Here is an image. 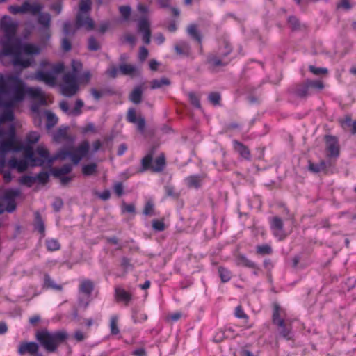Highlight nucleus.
<instances>
[{"instance_id":"c03bdc74","label":"nucleus","mask_w":356,"mask_h":356,"mask_svg":"<svg viewBox=\"0 0 356 356\" xmlns=\"http://www.w3.org/2000/svg\"><path fill=\"white\" fill-rule=\"evenodd\" d=\"M154 205L153 202L151 200H148L144 207L143 213L145 216H152L154 212Z\"/></svg>"},{"instance_id":"0eeeda50","label":"nucleus","mask_w":356,"mask_h":356,"mask_svg":"<svg viewBox=\"0 0 356 356\" xmlns=\"http://www.w3.org/2000/svg\"><path fill=\"white\" fill-rule=\"evenodd\" d=\"M90 9V0L82 1L81 2L76 20V25L77 28L82 27L88 31H90L94 29L93 20L88 15V13Z\"/></svg>"},{"instance_id":"e433bc0d","label":"nucleus","mask_w":356,"mask_h":356,"mask_svg":"<svg viewBox=\"0 0 356 356\" xmlns=\"http://www.w3.org/2000/svg\"><path fill=\"white\" fill-rule=\"evenodd\" d=\"M118 318L117 316H112L110 319V329L112 334L116 335L120 332L118 327Z\"/></svg>"},{"instance_id":"1a4fd4ad","label":"nucleus","mask_w":356,"mask_h":356,"mask_svg":"<svg viewBox=\"0 0 356 356\" xmlns=\"http://www.w3.org/2000/svg\"><path fill=\"white\" fill-rule=\"evenodd\" d=\"M280 316V308L278 306H275L273 315V322L277 325L279 333L282 337L287 340L291 339L293 337L291 328L285 323L284 321Z\"/></svg>"},{"instance_id":"a211bd4d","label":"nucleus","mask_w":356,"mask_h":356,"mask_svg":"<svg viewBox=\"0 0 356 356\" xmlns=\"http://www.w3.org/2000/svg\"><path fill=\"white\" fill-rule=\"evenodd\" d=\"M236 336L235 330L232 327H226L224 330L220 331L215 336L216 341H221L224 338H234Z\"/></svg>"},{"instance_id":"f257e3e1","label":"nucleus","mask_w":356,"mask_h":356,"mask_svg":"<svg viewBox=\"0 0 356 356\" xmlns=\"http://www.w3.org/2000/svg\"><path fill=\"white\" fill-rule=\"evenodd\" d=\"M9 152H23L24 156L30 161L31 166H42L46 162L51 163L56 159L65 160L67 159H70L74 165H77L88 154L89 143L85 140L76 147L64 148L53 157H50L49 151L44 146L40 145L35 150L40 158H36L31 146L23 145L17 140L15 128L11 125L8 131V138L0 143V165H4L6 155Z\"/></svg>"},{"instance_id":"69168bd1","label":"nucleus","mask_w":356,"mask_h":356,"mask_svg":"<svg viewBox=\"0 0 356 356\" xmlns=\"http://www.w3.org/2000/svg\"><path fill=\"white\" fill-rule=\"evenodd\" d=\"M113 189L115 193L118 195V196H121L123 193V186L122 183L118 182L115 184L113 186Z\"/></svg>"},{"instance_id":"49530a36","label":"nucleus","mask_w":356,"mask_h":356,"mask_svg":"<svg viewBox=\"0 0 356 356\" xmlns=\"http://www.w3.org/2000/svg\"><path fill=\"white\" fill-rule=\"evenodd\" d=\"M83 106V102L81 99H77L76 101L74 108L69 112L70 114H72L74 115H78L81 114V108Z\"/></svg>"},{"instance_id":"473e14b6","label":"nucleus","mask_w":356,"mask_h":356,"mask_svg":"<svg viewBox=\"0 0 356 356\" xmlns=\"http://www.w3.org/2000/svg\"><path fill=\"white\" fill-rule=\"evenodd\" d=\"M97 165L94 163L84 165L82 167V172L86 176L95 175L97 172Z\"/></svg>"},{"instance_id":"79ce46f5","label":"nucleus","mask_w":356,"mask_h":356,"mask_svg":"<svg viewBox=\"0 0 356 356\" xmlns=\"http://www.w3.org/2000/svg\"><path fill=\"white\" fill-rule=\"evenodd\" d=\"M67 127H61L60 128L54 136V138L56 141H59L63 138H65L67 136Z\"/></svg>"},{"instance_id":"864d4df0","label":"nucleus","mask_w":356,"mask_h":356,"mask_svg":"<svg viewBox=\"0 0 356 356\" xmlns=\"http://www.w3.org/2000/svg\"><path fill=\"white\" fill-rule=\"evenodd\" d=\"M35 181V178L31 176H24L21 179V183L28 186H31Z\"/></svg>"},{"instance_id":"f03ea898","label":"nucleus","mask_w":356,"mask_h":356,"mask_svg":"<svg viewBox=\"0 0 356 356\" xmlns=\"http://www.w3.org/2000/svg\"><path fill=\"white\" fill-rule=\"evenodd\" d=\"M17 26L18 24L6 15L0 21V31L3 34L0 38V60L3 62V56H10L13 57L14 66L26 68L34 62L33 56L39 54L41 49L31 43L21 44L15 36ZM6 82V76L0 73V92L2 93L5 92Z\"/></svg>"},{"instance_id":"a19ab883","label":"nucleus","mask_w":356,"mask_h":356,"mask_svg":"<svg viewBox=\"0 0 356 356\" xmlns=\"http://www.w3.org/2000/svg\"><path fill=\"white\" fill-rule=\"evenodd\" d=\"M35 229L38 230L41 234H44V225L42 220L41 216L38 213H35Z\"/></svg>"},{"instance_id":"0e129e2a","label":"nucleus","mask_w":356,"mask_h":356,"mask_svg":"<svg viewBox=\"0 0 356 356\" xmlns=\"http://www.w3.org/2000/svg\"><path fill=\"white\" fill-rule=\"evenodd\" d=\"M338 8H343L345 10H348L351 8L350 3L349 0H341L338 4H337Z\"/></svg>"},{"instance_id":"7c9ffc66","label":"nucleus","mask_w":356,"mask_h":356,"mask_svg":"<svg viewBox=\"0 0 356 356\" xmlns=\"http://www.w3.org/2000/svg\"><path fill=\"white\" fill-rule=\"evenodd\" d=\"M45 114L47 117V127L51 129L57 124L58 118L54 113L49 111H46Z\"/></svg>"},{"instance_id":"680f3d73","label":"nucleus","mask_w":356,"mask_h":356,"mask_svg":"<svg viewBox=\"0 0 356 356\" xmlns=\"http://www.w3.org/2000/svg\"><path fill=\"white\" fill-rule=\"evenodd\" d=\"M122 212L134 213L135 207L132 204H127L126 203H123L122 205Z\"/></svg>"},{"instance_id":"4468645a","label":"nucleus","mask_w":356,"mask_h":356,"mask_svg":"<svg viewBox=\"0 0 356 356\" xmlns=\"http://www.w3.org/2000/svg\"><path fill=\"white\" fill-rule=\"evenodd\" d=\"M39 346L35 342H23L18 348L19 355L30 354L35 355L38 352Z\"/></svg>"},{"instance_id":"423d86ee","label":"nucleus","mask_w":356,"mask_h":356,"mask_svg":"<svg viewBox=\"0 0 356 356\" xmlns=\"http://www.w3.org/2000/svg\"><path fill=\"white\" fill-rule=\"evenodd\" d=\"M67 337V334L65 331L49 332L47 330H42L36 334L37 340L48 352H54Z\"/></svg>"},{"instance_id":"4c0bfd02","label":"nucleus","mask_w":356,"mask_h":356,"mask_svg":"<svg viewBox=\"0 0 356 356\" xmlns=\"http://www.w3.org/2000/svg\"><path fill=\"white\" fill-rule=\"evenodd\" d=\"M218 273H219L220 277L222 282H228L232 277L231 272L225 268L219 267Z\"/></svg>"},{"instance_id":"603ef678","label":"nucleus","mask_w":356,"mask_h":356,"mask_svg":"<svg viewBox=\"0 0 356 356\" xmlns=\"http://www.w3.org/2000/svg\"><path fill=\"white\" fill-rule=\"evenodd\" d=\"M35 178V181L38 180L41 184H45L49 179V175L46 172L39 173Z\"/></svg>"},{"instance_id":"dca6fc26","label":"nucleus","mask_w":356,"mask_h":356,"mask_svg":"<svg viewBox=\"0 0 356 356\" xmlns=\"http://www.w3.org/2000/svg\"><path fill=\"white\" fill-rule=\"evenodd\" d=\"M138 31L143 33V42L148 44L150 42L151 33L149 23L146 19H142L138 22Z\"/></svg>"},{"instance_id":"4be33fe9","label":"nucleus","mask_w":356,"mask_h":356,"mask_svg":"<svg viewBox=\"0 0 356 356\" xmlns=\"http://www.w3.org/2000/svg\"><path fill=\"white\" fill-rule=\"evenodd\" d=\"M25 5H27L26 7V13H29L32 15H39L43 8L42 5L39 3H33V4H30L29 2H25Z\"/></svg>"},{"instance_id":"cd10ccee","label":"nucleus","mask_w":356,"mask_h":356,"mask_svg":"<svg viewBox=\"0 0 356 356\" xmlns=\"http://www.w3.org/2000/svg\"><path fill=\"white\" fill-rule=\"evenodd\" d=\"M236 262H237V264L239 266H245V267L252 268L254 270L257 269V266L256 264L254 262L249 260L244 256H239L237 258Z\"/></svg>"},{"instance_id":"2f4dec72","label":"nucleus","mask_w":356,"mask_h":356,"mask_svg":"<svg viewBox=\"0 0 356 356\" xmlns=\"http://www.w3.org/2000/svg\"><path fill=\"white\" fill-rule=\"evenodd\" d=\"M38 23L42 26V27H49L51 23V16L49 13H42L38 15Z\"/></svg>"},{"instance_id":"4d7b16f0","label":"nucleus","mask_w":356,"mask_h":356,"mask_svg":"<svg viewBox=\"0 0 356 356\" xmlns=\"http://www.w3.org/2000/svg\"><path fill=\"white\" fill-rule=\"evenodd\" d=\"M188 97L191 103L196 108H200V104L198 97L194 93H189Z\"/></svg>"},{"instance_id":"ddd939ff","label":"nucleus","mask_w":356,"mask_h":356,"mask_svg":"<svg viewBox=\"0 0 356 356\" xmlns=\"http://www.w3.org/2000/svg\"><path fill=\"white\" fill-rule=\"evenodd\" d=\"M270 228L273 235L278 238L279 240H282L285 238L286 234L283 230V222L281 218L278 217L273 218L270 221Z\"/></svg>"},{"instance_id":"e2e57ef3","label":"nucleus","mask_w":356,"mask_h":356,"mask_svg":"<svg viewBox=\"0 0 356 356\" xmlns=\"http://www.w3.org/2000/svg\"><path fill=\"white\" fill-rule=\"evenodd\" d=\"M127 120L132 123L136 122V114L134 109H129L127 113Z\"/></svg>"},{"instance_id":"9b49d317","label":"nucleus","mask_w":356,"mask_h":356,"mask_svg":"<svg viewBox=\"0 0 356 356\" xmlns=\"http://www.w3.org/2000/svg\"><path fill=\"white\" fill-rule=\"evenodd\" d=\"M232 51L229 44L224 42V48H220L218 55H210L208 58V62L213 66H222L228 63V61L225 60L224 58L229 55Z\"/></svg>"},{"instance_id":"c9c22d12","label":"nucleus","mask_w":356,"mask_h":356,"mask_svg":"<svg viewBox=\"0 0 356 356\" xmlns=\"http://www.w3.org/2000/svg\"><path fill=\"white\" fill-rule=\"evenodd\" d=\"M325 168L326 165L324 161H321L319 163H309V170L314 172H319L324 170Z\"/></svg>"},{"instance_id":"09e8293b","label":"nucleus","mask_w":356,"mask_h":356,"mask_svg":"<svg viewBox=\"0 0 356 356\" xmlns=\"http://www.w3.org/2000/svg\"><path fill=\"white\" fill-rule=\"evenodd\" d=\"M152 227L156 231H163L165 228V225L162 220H154L152 222Z\"/></svg>"},{"instance_id":"a18cd8bd","label":"nucleus","mask_w":356,"mask_h":356,"mask_svg":"<svg viewBox=\"0 0 356 356\" xmlns=\"http://www.w3.org/2000/svg\"><path fill=\"white\" fill-rule=\"evenodd\" d=\"M311 91L313 90H322L323 88V83L321 81H307Z\"/></svg>"},{"instance_id":"393cba45","label":"nucleus","mask_w":356,"mask_h":356,"mask_svg":"<svg viewBox=\"0 0 356 356\" xmlns=\"http://www.w3.org/2000/svg\"><path fill=\"white\" fill-rule=\"evenodd\" d=\"M296 93L298 96L301 97H304L309 95H311L312 91L309 88L307 81H306L305 83L302 85L298 86L296 89Z\"/></svg>"},{"instance_id":"6e6552de","label":"nucleus","mask_w":356,"mask_h":356,"mask_svg":"<svg viewBox=\"0 0 356 356\" xmlns=\"http://www.w3.org/2000/svg\"><path fill=\"white\" fill-rule=\"evenodd\" d=\"M19 189L7 190L3 197L0 200V213L4 211L12 212L15 209V199L20 196Z\"/></svg>"},{"instance_id":"6e6d98bb","label":"nucleus","mask_w":356,"mask_h":356,"mask_svg":"<svg viewBox=\"0 0 356 356\" xmlns=\"http://www.w3.org/2000/svg\"><path fill=\"white\" fill-rule=\"evenodd\" d=\"M120 13L122 15V16L124 18V19H127L131 12V8L129 6H124L120 7Z\"/></svg>"},{"instance_id":"bf43d9fd","label":"nucleus","mask_w":356,"mask_h":356,"mask_svg":"<svg viewBox=\"0 0 356 356\" xmlns=\"http://www.w3.org/2000/svg\"><path fill=\"white\" fill-rule=\"evenodd\" d=\"M88 48L92 51H96L99 49V44L94 38H90L89 39Z\"/></svg>"},{"instance_id":"72a5a7b5","label":"nucleus","mask_w":356,"mask_h":356,"mask_svg":"<svg viewBox=\"0 0 356 356\" xmlns=\"http://www.w3.org/2000/svg\"><path fill=\"white\" fill-rule=\"evenodd\" d=\"M46 246L49 251H56L60 248V245L56 239L50 238L46 241Z\"/></svg>"},{"instance_id":"39448f33","label":"nucleus","mask_w":356,"mask_h":356,"mask_svg":"<svg viewBox=\"0 0 356 356\" xmlns=\"http://www.w3.org/2000/svg\"><path fill=\"white\" fill-rule=\"evenodd\" d=\"M72 72L65 74L60 84L61 92L66 97L74 95L79 90L78 72L82 68V64L77 60L72 61Z\"/></svg>"},{"instance_id":"8fccbe9b","label":"nucleus","mask_w":356,"mask_h":356,"mask_svg":"<svg viewBox=\"0 0 356 356\" xmlns=\"http://www.w3.org/2000/svg\"><path fill=\"white\" fill-rule=\"evenodd\" d=\"M235 316L238 318H243V319H248V317L244 312L243 309H242L241 306H237L235 309L234 312Z\"/></svg>"},{"instance_id":"052dcab7","label":"nucleus","mask_w":356,"mask_h":356,"mask_svg":"<svg viewBox=\"0 0 356 356\" xmlns=\"http://www.w3.org/2000/svg\"><path fill=\"white\" fill-rule=\"evenodd\" d=\"M148 56V50L145 47H140L139 54H138V58L140 61H144Z\"/></svg>"},{"instance_id":"bb28decb","label":"nucleus","mask_w":356,"mask_h":356,"mask_svg":"<svg viewBox=\"0 0 356 356\" xmlns=\"http://www.w3.org/2000/svg\"><path fill=\"white\" fill-rule=\"evenodd\" d=\"M186 184L191 188H198L202 182V178L198 175L189 176L186 179Z\"/></svg>"},{"instance_id":"b1692460","label":"nucleus","mask_w":356,"mask_h":356,"mask_svg":"<svg viewBox=\"0 0 356 356\" xmlns=\"http://www.w3.org/2000/svg\"><path fill=\"white\" fill-rule=\"evenodd\" d=\"M234 149L241 154L242 157H243L245 159H250V151L242 143L237 141H234Z\"/></svg>"},{"instance_id":"58836bf2","label":"nucleus","mask_w":356,"mask_h":356,"mask_svg":"<svg viewBox=\"0 0 356 356\" xmlns=\"http://www.w3.org/2000/svg\"><path fill=\"white\" fill-rule=\"evenodd\" d=\"M44 284L48 288H51L58 291H61L63 289L62 286L56 284L54 281L48 275H46L44 276Z\"/></svg>"},{"instance_id":"c756f323","label":"nucleus","mask_w":356,"mask_h":356,"mask_svg":"<svg viewBox=\"0 0 356 356\" xmlns=\"http://www.w3.org/2000/svg\"><path fill=\"white\" fill-rule=\"evenodd\" d=\"M151 88L154 90L160 88L163 86H168L170 84V80L166 77H162L161 79H154L150 82Z\"/></svg>"},{"instance_id":"9d476101","label":"nucleus","mask_w":356,"mask_h":356,"mask_svg":"<svg viewBox=\"0 0 356 356\" xmlns=\"http://www.w3.org/2000/svg\"><path fill=\"white\" fill-rule=\"evenodd\" d=\"M165 164V157L163 155L158 156L155 160L151 155H147L142 160V165L144 170L150 169L154 172L161 171Z\"/></svg>"},{"instance_id":"13d9d810","label":"nucleus","mask_w":356,"mask_h":356,"mask_svg":"<svg viewBox=\"0 0 356 356\" xmlns=\"http://www.w3.org/2000/svg\"><path fill=\"white\" fill-rule=\"evenodd\" d=\"M209 99L212 104L216 105L219 104L220 96L218 92H212L209 95Z\"/></svg>"},{"instance_id":"2eb2a0df","label":"nucleus","mask_w":356,"mask_h":356,"mask_svg":"<svg viewBox=\"0 0 356 356\" xmlns=\"http://www.w3.org/2000/svg\"><path fill=\"white\" fill-rule=\"evenodd\" d=\"M8 165L12 168H15L19 172H22L27 169L29 165H30V161L25 156L24 159L13 158L8 161Z\"/></svg>"},{"instance_id":"338daca9","label":"nucleus","mask_w":356,"mask_h":356,"mask_svg":"<svg viewBox=\"0 0 356 356\" xmlns=\"http://www.w3.org/2000/svg\"><path fill=\"white\" fill-rule=\"evenodd\" d=\"M289 24L293 29H296L299 26V22L295 17H290L288 19Z\"/></svg>"},{"instance_id":"5701e85b","label":"nucleus","mask_w":356,"mask_h":356,"mask_svg":"<svg viewBox=\"0 0 356 356\" xmlns=\"http://www.w3.org/2000/svg\"><path fill=\"white\" fill-rule=\"evenodd\" d=\"M119 70L124 75L134 76L138 71L136 66L129 64H122L119 67Z\"/></svg>"},{"instance_id":"5fc2aeb1","label":"nucleus","mask_w":356,"mask_h":356,"mask_svg":"<svg viewBox=\"0 0 356 356\" xmlns=\"http://www.w3.org/2000/svg\"><path fill=\"white\" fill-rule=\"evenodd\" d=\"M91 78V74L89 72H84L83 74L78 79V84L88 83Z\"/></svg>"},{"instance_id":"f8f14e48","label":"nucleus","mask_w":356,"mask_h":356,"mask_svg":"<svg viewBox=\"0 0 356 356\" xmlns=\"http://www.w3.org/2000/svg\"><path fill=\"white\" fill-rule=\"evenodd\" d=\"M325 147L330 157H337L339 154V145L337 138L331 136L325 137Z\"/></svg>"},{"instance_id":"c85d7f7f","label":"nucleus","mask_w":356,"mask_h":356,"mask_svg":"<svg viewBox=\"0 0 356 356\" xmlns=\"http://www.w3.org/2000/svg\"><path fill=\"white\" fill-rule=\"evenodd\" d=\"M187 33L190 37L198 42H201V35L198 31L197 26L195 24H191L187 28Z\"/></svg>"},{"instance_id":"37998d69","label":"nucleus","mask_w":356,"mask_h":356,"mask_svg":"<svg viewBox=\"0 0 356 356\" xmlns=\"http://www.w3.org/2000/svg\"><path fill=\"white\" fill-rule=\"evenodd\" d=\"M27 5H25V2L20 6H10L9 7V11L14 14H18V13H26V7Z\"/></svg>"},{"instance_id":"de8ad7c7","label":"nucleus","mask_w":356,"mask_h":356,"mask_svg":"<svg viewBox=\"0 0 356 356\" xmlns=\"http://www.w3.org/2000/svg\"><path fill=\"white\" fill-rule=\"evenodd\" d=\"M257 252L260 254H269L272 252V249L268 245H262L257 248Z\"/></svg>"},{"instance_id":"ea45409f","label":"nucleus","mask_w":356,"mask_h":356,"mask_svg":"<svg viewBox=\"0 0 356 356\" xmlns=\"http://www.w3.org/2000/svg\"><path fill=\"white\" fill-rule=\"evenodd\" d=\"M40 41L42 43H45L48 41L51 37V32L49 27H42L40 29Z\"/></svg>"},{"instance_id":"f3484780","label":"nucleus","mask_w":356,"mask_h":356,"mask_svg":"<svg viewBox=\"0 0 356 356\" xmlns=\"http://www.w3.org/2000/svg\"><path fill=\"white\" fill-rule=\"evenodd\" d=\"M175 51L179 56H188L191 53V47L187 42L180 41L175 44Z\"/></svg>"},{"instance_id":"6ab92c4d","label":"nucleus","mask_w":356,"mask_h":356,"mask_svg":"<svg viewBox=\"0 0 356 356\" xmlns=\"http://www.w3.org/2000/svg\"><path fill=\"white\" fill-rule=\"evenodd\" d=\"M94 289L93 282L89 280H83L79 285V291L89 297Z\"/></svg>"},{"instance_id":"412c9836","label":"nucleus","mask_w":356,"mask_h":356,"mask_svg":"<svg viewBox=\"0 0 356 356\" xmlns=\"http://www.w3.org/2000/svg\"><path fill=\"white\" fill-rule=\"evenodd\" d=\"M72 170V167L70 164H65L60 168H54L52 170V174L54 177H61L67 175Z\"/></svg>"},{"instance_id":"a878e982","label":"nucleus","mask_w":356,"mask_h":356,"mask_svg":"<svg viewBox=\"0 0 356 356\" xmlns=\"http://www.w3.org/2000/svg\"><path fill=\"white\" fill-rule=\"evenodd\" d=\"M143 90L140 86L135 88L131 92L129 99L134 104H139L141 102Z\"/></svg>"},{"instance_id":"aec40b11","label":"nucleus","mask_w":356,"mask_h":356,"mask_svg":"<svg viewBox=\"0 0 356 356\" xmlns=\"http://www.w3.org/2000/svg\"><path fill=\"white\" fill-rule=\"evenodd\" d=\"M115 297L118 301H122L127 304L131 298V295L124 289L117 287L115 288Z\"/></svg>"},{"instance_id":"7ed1b4c3","label":"nucleus","mask_w":356,"mask_h":356,"mask_svg":"<svg viewBox=\"0 0 356 356\" xmlns=\"http://www.w3.org/2000/svg\"><path fill=\"white\" fill-rule=\"evenodd\" d=\"M5 92H0V107L6 108V111L0 114V124L11 122L14 119L12 109L23 102L26 96L37 99L40 104H46L44 92L40 88L29 87L16 75H6ZM3 131L0 129V135Z\"/></svg>"},{"instance_id":"f704fd0d","label":"nucleus","mask_w":356,"mask_h":356,"mask_svg":"<svg viewBox=\"0 0 356 356\" xmlns=\"http://www.w3.org/2000/svg\"><path fill=\"white\" fill-rule=\"evenodd\" d=\"M40 139V134L35 131L30 132L26 137V145L31 146L36 143Z\"/></svg>"},{"instance_id":"3c124183","label":"nucleus","mask_w":356,"mask_h":356,"mask_svg":"<svg viewBox=\"0 0 356 356\" xmlns=\"http://www.w3.org/2000/svg\"><path fill=\"white\" fill-rule=\"evenodd\" d=\"M309 70L315 75H319L321 74H327V70L326 68L316 67L313 65L309 66Z\"/></svg>"},{"instance_id":"774afa93","label":"nucleus","mask_w":356,"mask_h":356,"mask_svg":"<svg viewBox=\"0 0 356 356\" xmlns=\"http://www.w3.org/2000/svg\"><path fill=\"white\" fill-rule=\"evenodd\" d=\"M135 356H146V351L144 348H138L133 352Z\"/></svg>"},{"instance_id":"20e7f679","label":"nucleus","mask_w":356,"mask_h":356,"mask_svg":"<svg viewBox=\"0 0 356 356\" xmlns=\"http://www.w3.org/2000/svg\"><path fill=\"white\" fill-rule=\"evenodd\" d=\"M40 65L43 70H38L34 74L30 76L29 79L43 82L49 86H54L58 75L64 70L63 64H51L44 60L41 62Z\"/></svg>"}]
</instances>
